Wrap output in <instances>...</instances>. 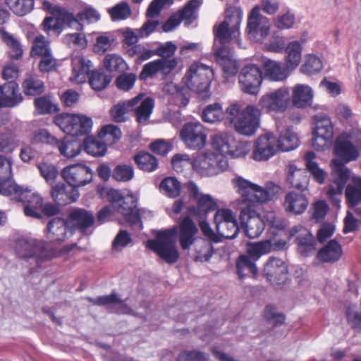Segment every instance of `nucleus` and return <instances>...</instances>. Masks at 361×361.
I'll use <instances>...</instances> for the list:
<instances>
[{
    "label": "nucleus",
    "instance_id": "1",
    "mask_svg": "<svg viewBox=\"0 0 361 361\" xmlns=\"http://www.w3.org/2000/svg\"><path fill=\"white\" fill-rule=\"evenodd\" d=\"M233 183L240 195L238 208L240 212L245 214L254 212L257 204L276 199L281 190L279 185L273 182H268L263 188L240 177L235 178Z\"/></svg>",
    "mask_w": 361,
    "mask_h": 361
},
{
    "label": "nucleus",
    "instance_id": "2",
    "mask_svg": "<svg viewBox=\"0 0 361 361\" xmlns=\"http://www.w3.org/2000/svg\"><path fill=\"white\" fill-rule=\"evenodd\" d=\"M261 110L255 105L242 108L237 102L231 104L225 110V117L239 134L254 135L260 126Z\"/></svg>",
    "mask_w": 361,
    "mask_h": 361
},
{
    "label": "nucleus",
    "instance_id": "3",
    "mask_svg": "<svg viewBox=\"0 0 361 361\" xmlns=\"http://www.w3.org/2000/svg\"><path fill=\"white\" fill-rule=\"evenodd\" d=\"M0 194L5 196H11V199L19 202H23L24 213L26 216L40 218L38 210L42 207L43 199L37 192H32L27 188L17 185L13 180L0 182Z\"/></svg>",
    "mask_w": 361,
    "mask_h": 361
},
{
    "label": "nucleus",
    "instance_id": "4",
    "mask_svg": "<svg viewBox=\"0 0 361 361\" xmlns=\"http://www.w3.org/2000/svg\"><path fill=\"white\" fill-rule=\"evenodd\" d=\"M177 233V227L159 231L157 238L148 240L147 246L166 262L173 264L179 258V252L176 247Z\"/></svg>",
    "mask_w": 361,
    "mask_h": 361
},
{
    "label": "nucleus",
    "instance_id": "5",
    "mask_svg": "<svg viewBox=\"0 0 361 361\" xmlns=\"http://www.w3.org/2000/svg\"><path fill=\"white\" fill-rule=\"evenodd\" d=\"M243 15V11L240 8L230 7L226 9L224 20L214 27L216 42L224 44L236 39L240 45L238 37Z\"/></svg>",
    "mask_w": 361,
    "mask_h": 361
},
{
    "label": "nucleus",
    "instance_id": "6",
    "mask_svg": "<svg viewBox=\"0 0 361 361\" xmlns=\"http://www.w3.org/2000/svg\"><path fill=\"white\" fill-rule=\"evenodd\" d=\"M191 164L194 171L202 177L216 176L226 171L229 166L226 157L212 151L199 153L192 159Z\"/></svg>",
    "mask_w": 361,
    "mask_h": 361
},
{
    "label": "nucleus",
    "instance_id": "7",
    "mask_svg": "<svg viewBox=\"0 0 361 361\" xmlns=\"http://www.w3.org/2000/svg\"><path fill=\"white\" fill-rule=\"evenodd\" d=\"M54 121L63 133L73 137L85 135L93 127L92 118L82 114H61L55 116Z\"/></svg>",
    "mask_w": 361,
    "mask_h": 361
},
{
    "label": "nucleus",
    "instance_id": "8",
    "mask_svg": "<svg viewBox=\"0 0 361 361\" xmlns=\"http://www.w3.org/2000/svg\"><path fill=\"white\" fill-rule=\"evenodd\" d=\"M212 146L220 157L229 155L234 158L243 157L250 151L248 142H238L229 133L221 132L212 137Z\"/></svg>",
    "mask_w": 361,
    "mask_h": 361
},
{
    "label": "nucleus",
    "instance_id": "9",
    "mask_svg": "<svg viewBox=\"0 0 361 361\" xmlns=\"http://www.w3.org/2000/svg\"><path fill=\"white\" fill-rule=\"evenodd\" d=\"M213 75L212 69L205 65L192 64L184 77L185 85L190 90L197 93L206 92Z\"/></svg>",
    "mask_w": 361,
    "mask_h": 361
},
{
    "label": "nucleus",
    "instance_id": "10",
    "mask_svg": "<svg viewBox=\"0 0 361 361\" xmlns=\"http://www.w3.org/2000/svg\"><path fill=\"white\" fill-rule=\"evenodd\" d=\"M290 99L289 89L287 87H281L268 92L260 97L259 100V109L269 114H283L288 109Z\"/></svg>",
    "mask_w": 361,
    "mask_h": 361
},
{
    "label": "nucleus",
    "instance_id": "11",
    "mask_svg": "<svg viewBox=\"0 0 361 361\" xmlns=\"http://www.w3.org/2000/svg\"><path fill=\"white\" fill-rule=\"evenodd\" d=\"M314 127L312 131V146L317 150H324L331 144L334 127L329 117L317 115L314 117Z\"/></svg>",
    "mask_w": 361,
    "mask_h": 361
},
{
    "label": "nucleus",
    "instance_id": "12",
    "mask_svg": "<svg viewBox=\"0 0 361 361\" xmlns=\"http://www.w3.org/2000/svg\"><path fill=\"white\" fill-rule=\"evenodd\" d=\"M247 27L249 36L262 43L270 34L271 23L268 18L261 14L259 7L255 6L248 16Z\"/></svg>",
    "mask_w": 361,
    "mask_h": 361
},
{
    "label": "nucleus",
    "instance_id": "13",
    "mask_svg": "<svg viewBox=\"0 0 361 361\" xmlns=\"http://www.w3.org/2000/svg\"><path fill=\"white\" fill-rule=\"evenodd\" d=\"M101 15L99 12L91 6H85L75 16L70 11H63L62 13V19L67 24V27L76 31H83L85 25L84 22L87 24L97 23L100 20Z\"/></svg>",
    "mask_w": 361,
    "mask_h": 361
},
{
    "label": "nucleus",
    "instance_id": "14",
    "mask_svg": "<svg viewBox=\"0 0 361 361\" xmlns=\"http://www.w3.org/2000/svg\"><path fill=\"white\" fill-rule=\"evenodd\" d=\"M277 137L271 132L259 135L255 142L252 158L257 161H264L275 156L279 152Z\"/></svg>",
    "mask_w": 361,
    "mask_h": 361
},
{
    "label": "nucleus",
    "instance_id": "15",
    "mask_svg": "<svg viewBox=\"0 0 361 361\" xmlns=\"http://www.w3.org/2000/svg\"><path fill=\"white\" fill-rule=\"evenodd\" d=\"M262 82L261 70L254 64L244 66L238 75L240 88L243 92L247 94H257L259 92Z\"/></svg>",
    "mask_w": 361,
    "mask_h": 361
},
{
    "label": "nucleus",
    "instance_id": "16",
    "mask_svg": "<svg viewBox=\"0 0 361 361\" xmlns=\"http://www.w3.org/2000/svg\"><path fill=\"white\" fill-rule=\"evenodd\" d=\"M61 176L63 179L73 188L85 186L92 180V169L84 164H71L64 167Z\"/></svg>",
    "mask_w": 361,
    "mask_h": 361
},
{
    "label": "nucleus",
    "instance_id": "17",
    "mask_svg": "<svg viewBox=\"0 0 361 361\" xmlns=\"http://www.w3.org/2000/svg\"><path fill=\"white\" fill-rule=\"evenodd\" d=\"M180 135L185 145L191 149H201L206 144L205 129L200 122L185 124L180 132Z\"/></svg>",
    "mask_w": 361,
    "mask_h": 361
},
{
    "label": "nucleus",
    "instance_id": "18",
    "mask_svg": "<svg viewBox=\"0 0 361 361\" xmlns=\"http://www.w3.org/2000/svg\"><path fill=\"white\" fill-rule=\"evenodd\" d=\"M69 229L78 230L82 234H87L94 226V216L92 212L82 208H73L70 209L67 215Z\"/></svg>",
    "mask_w": 361,
    "mask_h": 361
},
{
    "label": "nucleus",
    "instance_id": "19",
    "mask_svg": "<svg viewBox=\"0 0 361 361\" xmlns=\"http://www.w3.org/2000/svg\"><path fill=\"white\" fill-rule=\"evenodd\" d=\"M263 273L267 280L271 284H283L288 279L287 266L280 258L269 257L264 264Z\"/></svg>",
    "mask_w": 361,
    "mask_h": 361
},
{
    "label": "nucleus",
    "instance_id": "20",
    "mask_svg": "<svg viewBox=\"0 0 361 361\" xmlns=\"http://www.w3.org/2000/svg\"><path fill=\"white\" fill-rule=\"evenodd\" d=\"M43 6L53 16L44 18L42 23L44 30L48 34L55 33L59 35L63 30V27L64 26L67 27V24L62 19V13L68 11L59 6L53 5L48 1H44Z\"/></svg>",
    "mask_w": 361,
    "mask_h": 361
},
{
    "label": "nucleus",
    "instance_id": "21",
    "mask_svg": "<svg viewBox=\"0 0 361 361\" xmlns=\"http://www.w3.org/2000/svg\"><path fill=\"white\" fill-rule=\"evenodd\" d=\"M178 63L179 59L178 58L154 60L143 66L140 78L142 80H146L154 76L158 72H161L164 75H168L178 66Z\"/></svg>",
    "mask_w": 361,
    "mask_h": 361
},
{
    "label": "nucleus",
    "instance_id": "22",
    "mask_svg": "<svg viewBox=\"0 0 361 361\" xmlns=\"http://www.w3.org/2000/svg\"><path fill=\"white\" fill-rule=\"evenodd\" d=\"M334 154L345 163L356 160L360 155L358 148L344 135L338 136L334 146Z\"/></svg>",
    "mask_w": 361,
    "mask_h": 361
},
{
    "label": "nucleus",
    "instance_id": "23",
    "mask_svg": "<svg viewBox=\"0 0 361 361\" xmlns=\"http://www.w3.org/2000/svg\"><path fill=\"white\" fill-rule=\"evenodd\" d=\"M73 234V231L69 229L67 218H54L47 224V236L53 242L64 241Z\"/></svg>",
    "mask_w": 361,
    "mask_h": 361
},
{
    "label": "nucleus",
    "instance_id": "24",
    "mask_svg": "<svg viewBox=\"0 0 361 361\" xmlns=\"http://www.w3.org/2000/svg\"><path fill=\"white\" fill-rule=\"evenodd\" d=\"M44 243L35 239H20L16 245V252L19 257L30 258L32 257H43Z\"/></svg>",
    "mask_w": 361,
    "mask_h": 361
},
{
    "label": "nucleus",
    "instance_id": "25",
    "mask_svg": "<svg viewBox=\"0 0 361 361\" xmlns=\"http://www.w3.org/2000/svg\"><path fill=\"white\" fill-rule=\"evenodd\" d=\"M308 205L307 198L301 192L290 191L284 196L283 206L288 213L300 215L307 209Z\"/></svg>",
    "mask_w": 361,
    "mask_h": 361
},
{
    "label": "nucleus",
    "instance_id": "26",
    "mask_svg": "<svg viewBox=\"0 0 361 361\" xmlns=\"http://www.w3.org/2000/svg\"><path fill=\"white\" fill-rule=\"evenodd\" d=\"M291 102L298 109L310 106L313 102L314 91L306 84H296L292 87Z\"/></svg>",
    "mask_w": 361,
    "mask_h": 361
},
{
    "label": "nucleus",
    "instance_id": "27",
    "mask_svg": "<svg viewBox=\"0 0 361 361\" xmlns=\"http://www.w3.org/2000/svg\"><path fill=\"white\" fill-rule=\"evenodd\" d=\"M240 218L244 224L245 232L247 237L250 238H257L264 230L265 222L257 213L256 210L247 214L240 212Z\"/></svg>",
    "mask_w": 361,
    "mask_h": 361
},
{
    "label": "nucleus",
    "instance_id": "28",
    "mask_svg": "<svg viewBox=\"0 0 361 361\" xmlns=\"http://www.w3.org/2000/svg\"><path fill=\"white\" fill-rule=\"evenodd\" d=\"M91 61L81 55L72 57V75L70 80L75 84H82L87 80L90 68Z\"/></svg>",
    "mask_w": 361,
    "mask_h": 361
},
{
    "label": "nucleus",
    "instance_id": "29",
    "mask_svg": "<svg viewBox=\"0 0 361 361\" xmlns=\"http://www.w3.org/2000/svg\"><path fill=\"white\" fill-rule=\"evenodd\" d=\"M294 235L296 236L301 253L307 255L315 250V240L313 235L302 226L297 225L290 229V236Z\"/></svg>",
    "mask_w": 361,
    "mask_h": 361
},
{
    "label": "nucleus",
    "instance_id": "30",
    "mask_svg": "<svg viewBox=\"0 0 361 361\" xmlns=\"http://www.w3.org/2000/svg\"><path fill=\"white\" fill-rule=\"evenodd\" d=\"M23 97L18 92V85L15 82H8L0 86V107H13L21 102Z\"/></svg>",
    "mask_w": 361,
    "mask_h": 361
},
{
    "label": "nucleus",
    "instance_id": "31",
    "mask_svg": "<svg viewBox=\"0 0 361 361\" xmlns=\"http://www.w3.org/2000/svg\"><path fill=\"white\" fill-rule=\"evenodd\" d=\"M187 188L190 194L196 200L197 208L201 212L206 214L216 209V203L215 200L211 195L202 193L195 183L189 182Z\"/></svg>",
    "mask_w": 361,
    "mask_h": 361
},
{
    "label": "nucleus",
    "instance_id": "32",
    "mask_svg": "<svg viewBox=\"0 0 361 361\" xmlns=\"http://www.w3.org/2000/svg\"><path fill=\"white\" fill-rule=\"evenodd\" d=\"M310 178L305 169H299L294 164H289L286 169V182L293 188L305 190L307 188Z\"/></svg>",
    "mask_w": 361,
    "mask_h": 361
},
{
    "label": "nucleus",
    "instance_id": "33",
    "mask_svg": "<svg viewBox=\"0 0 361 361\" xmlns=\"http://www.w3.org/2000/svg\"><path fill=\"white\" fill-rule=\"evenodd\" d=\"M87 300L95 305H104L114 308L121 314H128L130 309L124 300L119 298L116 293L99 296L96 298H87Z\"/></svg>",
    "mask_w": 361,
    "mask_h": 361
},
{
    "label": "nucleus",
    "instance_id": "34",
    "mask_svg": "<svg viewBox=\"0 0 361 361\" xmlns=\"http://www.w3.org/2000/svg\"><path fill=\"white\" fill-rule=\"evenodd\" d=\"M262 67L265 76L270 80L283 81L286 80L290 72L279 62L264 58L262 60Z\"/></svg>",
    "mask_w": 361,
    "mask_h": 361
},
{
    "label": "nucleus",
    "instance_id": "35",
    "mask_svg": "<svg viewBox=\"0 0 361 361\" xmlns=\"http://www.w3.org/2000/svg\"><path fill=\"white\" fill-rule=\"evenodd\" d=\"M197 232V227L189 218L183 219L179 226V242L183 250H188L194 244Z\"/></svg>",
    "mask_w": 361,
    "mask_h": 361
},
{
    "label": "nucleus",
    "instance_id": "36",
    "mask_svg": "<svg viewBox=\"0 0 361 361\" xmlns=\"http://www.w3.org/2000/svg\"><path fill=\"white\" fill-rule=\"evenodd\" d=\"M285 66L290 71L295 69L300 64L302 57V44L299 41H293L288 44L285 49Z\"/></svg>",
    "mask_w": 361,
    "mask_h": 361
},
{
    "label": "nucleus",
    "instance_id": "37",
    "mask_svg": "<svg viewBox=\"0 0 361 361\" xmlns=\"http://www.w3.org/2000/svg\"><path fill=\"white\" fill-rule=\"evenodd\" d=\"M54 145L59 149L61 155L67 159L75 158L82 151L81 143L74 140L67 138L56 140Z\"/></svg>",
    "mask_w": 361,
    "mask_h": 361
},
{
    "label": "nucleus",
    "instance_id": "38",
    "mask_svg": "<svg viewBox=\"0 0 361 361\" xmlns=\"http://www.w3.org/2000/svg\"><path fill=\"white\" fill-rule=\"evenodd\" d=\"M140 99V97L137 96L128 101L119 102L114 104L109 111L111 119L117 123L125 122L126 120V115L129 109L138 104Z\"/></svg>",
    "mask_w": 361,
    "mask_h": 361
},
{
    "label": "nucleus",
    "instance_id": "39",
    "mask_svg": "<svg viewBox=\"0 0 361 361\" xmlns=\"http://www.w3.org/2000/svg\"><path fill=\"white\" fill-rule=\"evenodd\" d=\"M213 255V246L211 241L197 239L193 244L192 257L195 262H208Z\"/></svg>",
    "mask_w": 361,
    "mask_h": 361
},
{
    "label": "nucleus",
    "instance_id": "40",
    "mask_svg": "<svg viewBox=\"0 0 361 361\" xmlns=\"http://www.w3.org/2000/svg\"><path fill=\"white\" fill-rule=\"evenodd\" d=\"M341 255V246L337 241L332 240L319 250L317 253V258L323 262H334Z\"/></svg>",
    "mask_w": 361,
    "mask_h": 361
},
{
    "label": "nucleus",
    "instance_id": "41",
    "mask_svg": "<svg viewBox=\"0 0 361 361\" xmlns=\"http://www.w3.org/2000/svg\"><path fill=\"white\" fill-rule=\"evenodd\" d=\"M71 194L67 191V187L64 183H58L52 186L51 195L54 200L58 204H66L71 202H74L78 197V192L75 190H71Z\"/></svg>",
    "mask_w": 361,
    "mask_h": 361
},
{
    "label": "nucleus",
    "instance_id": "42",
    "mask_svg": "<svg viewBox=\"0 0 361 361\" xmlns=\"http://www.w3.org/2000/svg\"><path fill=\"white\" fill-rule=\"evenodd\" d=\"M140 99L135 108L136 121L139 123H146L149 118L154 105V100L150 97L143 98L139 95Z\"/></svg>",
    "mask_w": 361,
    "mask_h": 361
},
{
    "label": "nucleus",
    "instance_id": "43",
    "mask_svg": "<svg viewBox=\"0 0 361 361\" xmlns=\"http://www.w3.org/2000/svg\"><path fill=\"white\" fill-rule=\"evenodd\" d=\"M115 42V36L112 32H99L93 44V51L102 55L112 49Z\"/></svg>",
    "mask_w": 361,
    "mask_h": 361
},
{
    "label": "nucleus",
    "instance_id": "44",
    "mask_svg": "<svg viewBox=\"0 0 361 361\" xmlns=\"http://www.w3.org/2000/svg\"><path fill=\"white\" fill-rule=\"evenodd\" d=\"M277 145L279 151L288 152L293 150L299 145L298 137L290 129H286L277 137Z\"/></svg>",
    "mask_w": 361,
    "mask_h": 361
},
{
    "label": "nucleus",
    "instance_id": "45",
    "mask_svg": "<svg viewBox=\"0 0 361 361\" xmlns=\"http://www.w3.org/2000/svg\"><path fill=\"white\" fill-rule=\"evenodd\" d=\"M216 57L218 63L221 66L226 78L235 75L238 70V66L235 60L231 56L224 54L223 49L216 51Z\"/></svg>",
    "mask_w": 361,
    "mask_h": 361
},
{
    "label": "nucleus",
    "instance_id": "46",
    "mask_svg": "<svg viewBox=\"0 0 361 361\" xmlns=\"http://www.w3.org/2000/svg\"><path fill=\"white\" fill-rule=\"evenodd\" d=\"M1 37L4 43L8 48V56L11 59L18 60L23 56V48L19 40L9 32L1 31Z\"/></svg>",
    "mask_w": 361,
    "mask_h": 361
},
{
    "label": "nucleus",
    "instance_id": "47",
    "mask_svg": "<svg viewBox=\"0 0 361 361\" xmlns=\"http://www.w3.org/2000/svg\"><path fill=\"white\" fill-rule=\"evenodd\" d=\"M236 268L240 278H243L248 274H251L253 277H256L258 274L257 267L249 255L240 256L236 263Z\"/></svg>",
    "mask_w": 361,
    "mask_h": 361
},
{
    "label": "nucleus",
    "instance_id": "48",
    "mask_svg": "<svg viewBox=\"0 0 361 361\" xmlns=\"http://www.w3.org/2000/svg\"><path fill=\"white\" fill-rule=\"evenodd\" d=\"M225 116L221 104L214 103L207 106L202 113V118L204 122L214 123L220 122Z\"/></svg>",
    "mask_w": 361,
    "mask_h": 361
},
{
    "label": "nucleus",
    "instance_id": "49",
    "mask_svg": "<svg viewBox=\"0 0 361 361\" xmlns=\"http://www.w3.org/2000/svg\"><path fill=\"white\" fill-rule=\"evenodd\" d=\"M270 252H271V245L267 240L257 243H248L246 245V252L247 255L255 261L259 259L261 256L268 254Z\"/></svg>",
    "mask_w": 361,
    "mask_h": 361
},
{
    "label": "nucleus",
    "instance_id": "50",
    "mask_svg": "<svg viewBox=\"0 0 361 361\" xmlns=\"http://www.w3.org/2000/svg\"><path fill=\"white\" fill-rule=\"evenodd\" d=\"M345 198L350 207L361 203V178H357L354 184H349L345 188Z\"/></svg>",
    "mask_w": 361,
    "mask_h": 361
},
{
    "label": "nucleus",
    "instance_id": "51",
    "mask_svg": "<svg viewBox=\"0 0 361 361\" xmlns=\"http://www.w3.org/2000/svg\"><path fill=\"white\" fill-rule=\"evenodd\" d=\"M160 190L169 197H176L181 192L180 183L174 177H167L160 183Z\"/></svg>",
    "mask_w": 361,
    "mask_h": 361
},
{
    "label": "nucleus",
    "instance_id": "52",
    "mask_svg": "<svg viewBox=\"0 0 361 361\" xmlns=\"http://www.w3.org/2000/svg\"><path fill=\"white\" fill-rule=\"evenodd\" d=\"M134 160L138 167L146 172H152L158 167L157 159L147 152H140L135 156Z\"/></svg>",
    "mask_w": 361,
    "mask_h": 361
},
{
    "label": "nucleus",
    "instance_id": "53",
    "mask_svg": "<svg viewBox=\"0 0 361 361\" xmlns=\"http://www.w3.org/2000/svg\"><path fill=\"white\" fill-rule=\"evenodd\" d=\"M103 66L110 72L123 71L128 68L124 59L117 54H106L103 60Z\"/></svg>",
    "mask_w": 361,
    "mask_h": 361
},
{
    "label": "nucleus",
    "instance_id": "54",
    "mask_svg": "<svg viewBox=\"0 0 361 361\" xmlns=\"http://www.w3.org/2000/svg\"><path fill=\"white\" fill-rule=\"evenodd\" d=\"M25 94L28 95H36L42 93L44 90V85L36 75H28L22 84Z\"/></svg>",
    "mask_w": 361,
    "mask_h": 361
},
{
    "label": "nucleus",
    "instance_id": "55",
    "mask_svg": "<svg viewBox=\"0 0 361 361\" xmlns=\"http://www.w3.org/2000/svg\"><path fill=\"white\" fill-rule=\"evenodd\" d=\"M6 4L16 15L19 16L30 13L34 7V0H6Z\"/></svg>",
    "mask_w": 361,
    "mask_h": 361
},
{
    "label": "nucleus",
    "instance_id": "56",
    "mask_svg": "<svg viewBox=\"0 0 361 361\" xmlns=\"http://www.w3.org/2000/svg\"><path fill=\"white\" fill-rule=\"evenodd\" d=\"M84 149L88 154L101 157L105 154L106 145L99 140L88 137L84 141Z\"/></svg>",
    "mask_w": 361,
    "mask_h": 361
},
{
    "label": "nucleus",
    "instance_id": "57",
    "mask_svg": "<svg viewBox=\"0 0 361 361\" xmlns=\"http://www.w3.org/2000/svg\"><path fill=\"white\" fill-rule=\"evenodd\" d=\"M322 68V61L318 56L307 54L305 56V63L300 67V71L304 74H314L319 72Z\"/></svg>",
    "mask_w": 361,
    "mask_h": 361
},
{
    "label": "nucleus",
    "instance_id": "58",
    "mask_svg": "<svg viewBox=\"0 0 361 361\" xmlns=\"http://www.w3.org/2000/svg\"><path fill=\"white\" fill-rule=\"evenodd\" d=\"M126 54L129 57H136L138 61H146L154 56V50L146 48L142 44H137L128 47L126 49Z\"/></svg>",
    "mask_w": 361,
    "mask_h": 361
},
{
    "label": "nucleus",
    "instance_id": "59",
    "mask_svg": "<svg viewBox=\"0 0 361 361\" xmlns=\"http://www.w3.org/2000/svg\"><path fill=\"white\" fill-rule=\"evenodd\" d=\"M39 171L40 175L49 184H53L58 177V169L56 166L49 162H39L36 165Z\"/></svg>",
    "mask_w": 361,
    "mask_h": 361
},
{
    "label": "nucleus",
    "instance_id": "60",
    "mask_svg": "<svg viewBox=\"0 0 361 361\" xmlns=\"http://www.w3.org/2000/svg\"><path fill=\"white\" fill-rule=\"evenodd\" d=\"M315 154L312 152H308L305 154V159L306 161L307 168L312 174L314 179L319 183H324L325 180V173L322 170L318 164L314 161Z\"/></svg>",
    "mask_w": 361,
    "mask_h": 361
},
{
    "label": "nucleus",
    "instance_id": "61",
    "mask_svg": "<svg viewBox=\"0 0 361 361\" xmlns=\"http://www.w3.org/2000/svg\"><path fill=\"white\" fill-rule=\"evenodd\" d=\"M121 131L116 126L110 124L104 126L99 133V137L103 138L107 145H113L121 137Z\"/></svg>",
    "mask_w": 361,
    "mask_h": 361
},
{
    "label": "nucleus",
    "instance_id": "62",
    "mask_svg": "<svg viewBox=\"0 0 361 361\" xmlns=\"http://www.w3.org/2000/svg\"><path fill=\"white\" fill-rule=\"evenodd\" d=\"M51 52L49 40L42 35H37L33 40L30 54L42 56Z\"/></svg>",
    "mask_w": 361,
    "mask_h": 361
},
{
    "label": "nucleus",
    "instance_id": "63",
    "mask_svg": "<svg viewBox=\"0 0 361 361\" xmlns=\"http://www.w3.org/2000/svg\"><path fill=\"white\" fill-rule=\"evenodd\" d=\"M112 177L117 181L128 182L134 177V169L131 165L119 164L114 168Z\"/></svg>",
    "mask_w": 361,
    "mask_h": 361
},
{
    "label": "nucleus",
    "instance_id": "64",
    "mask_svg": "<svg viewBox=\"0 0 361 361\" xmlns=\"http://www.w3.org/2000/svg\"><path fill=\"white\" fill-rule=\"evenodd\" d=\"M137 80V76L133 73H125L119 75L115 80L116 87L121 91L128 92L133 89Z\"/></svg>",
    "mask_w": 361,
    "mask_h": 361
}]
</instances>
